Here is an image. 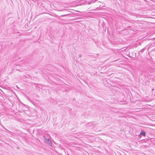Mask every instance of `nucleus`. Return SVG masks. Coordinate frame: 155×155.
<instances>
[{
	"mask_svg": "<svg viewBox=\"0 0 155 155\" xmlns=\"http://www.w3.org/2000/svg\"><path fill=\"white\" fill-rule=\"evenodd\" d=\"M140 134L142 135L143 136H145L146 135V133L145 132L143 131H141L140 133Z\"/></svg>",
	"mask_w": 155,
	"mask_h": 155,
	"instance_id": "nucleus-2",
	"label": "nucleus"
},
{
	"mask_svg": "<svg viewBox=\"0 0 155 155\" xmlns=\"http://www.w3.org/2000/svg\"><path fill=\"white\" fill-rule=\"evenodd\" d=\"M45 140H44V141L45 143L50 145L51 144V141L49 139H46L45 138Z\"/></svg>",
	"mask_w": 155,
	"mask_h": 155,
	"instance_id": "nucleus-1",
	"label": "nucleus"
},
{
	"mask_svg": "<svg viewBox=\"0 0 155 155\" xmlns=\"http://www.w3.org/2000/svg\"><path fill=\"white\" fill-rule=\"evenodd\" d=\"M64 16V15H61V16H62V17H63V16Z\"/></svg>",
	"mask_w": 155,
	"mask_h": 155,
	"instance_id": "nucleus-4",
	"label": "nucleus"
},
{
	"mask_svg": "<svg viewBox=\"0 0 155 155\" xmlns=\"http://www.w3.org/2000/svg\"><path fill=\"white\" fill-rule=\"evenodd\" d=\"M143 51V49H141L140 51H141L142 52Z\"/></svg>",
	"mask_w": 155,
	"mask_h": 155,
	"instance_id": "nucleus-3",
	"label": "nucleus"
}]
</instances>
